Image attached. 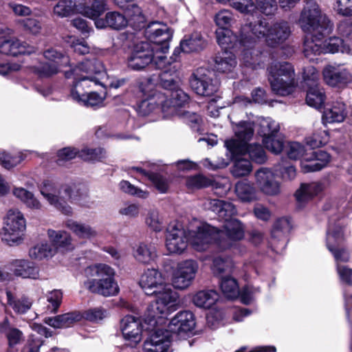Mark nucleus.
I'll use <instances>...</instances> for the list:
<instances>
[{"label": "nucleus", "instance_id": "nucleus-40", "mask_svg": "<svg viewBox=\"0 0 352 352\" xmlns=\"http://www.w3.org/2000/svg\"><path fill=\"white\" fill-rule=\"evenodd\" d=\"M346 42L347 41H344L339 37H331L323 42L324 53L334 54L341 52L352 54V44L349 45Z\"/></svg>", "mask_w": 352, "mask_h": 352}, {"label": "nucleus", "instance_id": "nucleus-8", "mask_svg": "<svg viewBox=\"0 0 352 352\" xmlns=\"http://www.w3.org/2000/svg\"><path fill=\"white\" fill-rule=\"evenodd\" d=\"M151 63L154 64L156 68L165 71L169 61L166 55L156 52L155 46L152 47L148 42L136 44L126 60L128 67L134 71L143 70Z\"/></svg>", "mask_w": 352, "mask_h": 352}, {"label": "nucleus", "instance_id": "nucleus-50", "mask_svg": "<svg viewBox=\"0 0 352 352\" xmlns=\"http://www.w3.org/2000/svg\"><path fill=\"white\" fill-rule=\"evenodd\" d=\"M247 150L243 153H239L236 155H232V157H236L237 155H244L246 153H248L252 161L262 164L265 162L266 155L265 152L262 148V146L259 144H247Z\"/></svg>", "mask_w": 352, "mask_h": 352}, {"label": "nucleus", "instance_id": "nucleus-47", "mask_svg": "<svg viewBox=\"0 0 352 352\" xmlns=\"http://www.w3.org/2000/svg\"><path fill=\"white\" fill-rule=\"evenodd\" d=\"M220 287L224 296L229 299H234L239 295V289L236 280L230 277L221 278Z\"/></svg>", "mask_w": 352, "mask_h": 352}, {"label": "nucleus", "instance_id": "nucleus-35", "mask_svg": "<svg viewBox=\"0 0 352 352\" xmlns=\"http://www.w3.org/2000/svg\"><path fill=\"white\" fill-rule=\"evenodd\" d=\"M322 190L323 186L319 182L302 184L296 191L295 197L298 203L303 204L318 195Z\"/></svg>", "mask_w": 352, "mask_h": 352}, {"label": "nucleus", "instance_id": "nucleus-12", "mask_svg": "<svg viewBox=\"0 0 352 352\" xmlns=\"http://www.w3.org/2000/svg\"><path fill=\"white\" fill-rule=\"evenodd\" d=\"M107 10L104 1H58L54 8V14L60 17H67L80 13L94 19Z\"/></svg>", "mask_w": 352, "mask_h": 352}, {"label": "nucleus", "instance_id": "nucleus-16", "mask_svg": "<svg viewBox=\"0 0 352 352\" xmlns=\"http://www.w3.org/2000/svg\"><path fill=\"white\" fill-rule=\"evenodd\" d=\"M144 35L155 51L166 55L169 50V42L173 36V31L164 23L158 21L150 23L144 30Z\"/></svg>", "mask_w": 352, "mask_h": 352}, {"label": "nucleus", "instance_id": "nucleus-53", "mask_svg": "<svg viewBox=\"0 0 352 352\" xmlns=\"http://www.w3.org/2000/svg\"><path fill=\"white\" fill-rule=\"evenodd\" d=\"M233 267L232 261L230 258L217 256L214 258L212 270L217 276H221L223 272H230Z\"/></svg>", "mask_w": 352, "mask_h": 352}, {"label": "nucleus", "instance_id": "nucleus-63", "mask_svg": "<svg viewBox=\"0 0 352 352\" xmlns=\"http://www.w3.org/2000/svg\"><path fill=\"white\" fill-rule=\"evenodd\" d=\"M67 42L69 44L70 47L74 50L76 53L79 54H87L89 53L90 47L87 43L79 38L73 36H69Z\"/></svg>", "mask_w": 352, "mask_h": 352}, {"label": "nucleus", "instance_id": "nucleus-22", "mask_svg": "<svg viewBox=\"0 0 352 352\" xmlns=\"http://www.w3.org/2000/svg\"><path fill=\"white\" fill-rule=\"evenodd\" d=\"M324 81L329 86L344 87L352 81V75L340 65H327L322 70Z\"/></svg>", "mask_w": 352, "mask_h": 352}, {"label": "nucleus", "instance_id": "nucleus-57", "mask_svg": "<svg viewBox=\"0 0 352 352\" xmlns=\"http://www.w3.org/2000/svg\"><path fill=\"white\" fill-rule=\"evenodd\" d=\"M329 133L327 131H320L306 138V143L311 148L320 147L329 141Z\"/></svg>", "mask_w": 352, "mask_h": 352}, {"label": "nucleus", "instance_id": "nucleus-29", "mask_svg": "<svg viewBox=\"0 0 352 352\" xmlns=\"http://www.w3.org/2000/svg\"><path fill=\"white\" fill-rule=\"evenodd\" d=\"M85 285L91 292L105 297L116 296L120 291L115 277L104 279L100 282H85Z\"/></svg>", "mask_w": 352, "mask_h": 352}, {"label": "nucleus", "instance_id": "nucleus-45", "mask_svg": "<svg viewBox=\"0 0 352 352\" xmlns=\"http://www.w3.org/2000/svg\"><path fill=\"white\" fill-rule=\"evenodd\" d=\"M8 304L12 307L13 310L19 314L26 313L32 307V301L28 297L22 296L15 299L10 291L6 292Z\"/></svg>", "mask_w": 352, "mask_h": 352}, {"label": "nucleus", "instance_id": "nucleus-38", "mask_svg": "<svg viewBox=\"0 0 352 352\" xmlns=\"http://www.w3.org/2000/svg\"><path fill=\"white\" fill-rule=\"evenodd\" d=\"M13 195L23 202L26 207L32 210H40L42 204L34 195L27 189L22 187H14L12 189Z\"/></svg>", "mask_w": 352, "mask_h": 352}, {"label": "nucleus", "instance_id": "nucleus-48", "mask_svg": "<svg viewBox=\"0 0 352 352\" xmlns=\"http://www.w3.org/2000/svg\"><path fill=\"white\" fill-rule=\"evenodd\" d=\"M133 169L135 170L137 172H139L142 175L147 177L148 179L151 182L153 185L160 192L164 193L166 192L168 188V184L166 179L164 178L162 175L155 173H146L144 170L140 167H133Z\"/></svg>", "mask_w": 352, "mask_h": 352}, {"label": "nucleus", "instance_id": "nucleus-24", "mask_svg": "<svg viewBox=\"0 0 352 352\" xmlns=\"http://www.w3.org/2000/svg\"><path fill=\"white\" fill-rule=\"evenodd\" d=\"M250 31L249 25H246L242 28L241 38L234 34L232 30L228 28H218L216 30V36L217 43L224 51H236L240 46L239 43L247 38L246 32Z\"/></svg>", "mask_w": 352, "mask_h": 352}, {"label": "nucleus", "instance_id": "nucleus-17", "mask_svg": "<svg viewBox=\"0 0 352 352\" xmlns=\"http://www.w3.org/2000/svg\"><path fill=\"white\" fill-rule=\"evenodd\" d=\"M145 316L146 312L144 316V324H142L139 318L131 315H127L120 320L119 329L124 340L128 346L135 347L142 341L144 329L150 333L146 340L153 333V331L147 329L148 325L146 324Z\"/></svg>", "mask_w": 352, "mask_h": 352}, {"label": "nucleus", "instance_id": "nucleus-36", "mask_svg": "<svg viewBox=\"0 0 352 352\" xmlns=\"http://www.w3.org/2000/svg\"><path fill=\"white\" fill-rule=\"evenodd\" d=\"M133 254L135 260L143 264H150L157 256L155 247L143 242L133 248Z\"/></svg>", "mask_w": 352, "mask_h": 352}, {"label": "nucleus", "instance_id": "nucleus-14", "mask_svg": "<svg viewBox=\"0 0 352 352\" xmlns=\"http://www.w3.org/2000/svg\"><path fill=\"white\" fill-rule=\"evenodd\" d=\"M344 240V234L342 223L333 222V220L331 219L327 231L326 245L334 256L336 266L341 264L340 263L349 261L350 258L349 252L340 247Z\"/></svg>", "mask_w": 352, "mask_h": 352}, {"label": "nucleus", "instance_id": "nucleus-27", "mask_svg": "<svg viewBox=\"0 0 352 352\" xmlns=\"http://www.w3.org/2000/svg\"><path fill=\"white\" fill-rule=\"evenodd\" d=\"M36 49L25 41L13 38L0 43V52L7 55L16 56L20 54L34 53Z\"/></svg>", "mask_w": 352, "mask_h": 352}, {"label": "nucleus", "instance_id": "nucleus-10", "mask_svg": "<svg viewBox=\"0 0 352 352\" xmlns=\"http://www.w3.org/2000/svg\"><path fill=\"white\" fill-rule=\"evenodd\" d=\"M252 34L258 38H265L266 44L271 47H276L283 44L291 34L287 22H279L269 26L267 22L259 20L249 24Z\"/></svg>", "mask_w": 352, "mask_h": 352}, {"label": "nucleus", "instance_id": "nucleus-4", "mask_svg": "<svg viewBox=\"0 0 352 352\" xmlns=\"http://www.w3.org/2000/svg\"><path fill=\"white\" fill-rule=\"evenodd\" d=\"M167 314L164 316L165 321L159 322L160 317H154L155 325L146 322L148 327L147 329L153 331L150 338L146 340L143 344L144 352H170V338L173 335L183 337L188 332H191L195 327V317L189 311L177 313L167 323Z\"/></svg>", "mask_w": 352, "mask_h": 352}, {"label": "nucleus", "instance_id": "nucleus-1", "mask_svg": "<svg viewBox=\"0 0 352 352\" xmlns=\"http://www.w3.org/2000/svg\"><path fill=\"white\" fill-rule=\"evenodd\" d=\"M206 209L215 212L224 221L223 229L219 230L207 223H199L197 232L192 238L195 250L201 252L215 241L222 250L235 248L244 237V226L240 221L233 219L236 214L235 206L230 202L218 199H207L204 203Z\"/></svg>", "mask_w": 352, "mask_h": 352}, {"label": "nucleus", "instance_id": "nucleus-56", "mask_svg": "<svg viewBox=\"0 0 352 352\" xmlns=\"http://www.w3.org/2000/svg\"><path fill=\"white\" fill-rule=\"evenodd\" d=\"M263 143L267 150L275 154L280 153L284 146L283 138L279 133L263 138Z\"/></svg>", "mask_w": 352, "mask_h": 352}, {"label": "nucleus", "instance_id": "nucleus-59", "mask_svg": "<svg viewBox=\"0 0 352 352\" xmlns=\"http://www.w3.org/2000/svg\"><path fill=\"white\" fill-rule=\"evenodd\" d=\"M46 298L47 301L50 303L48 309L52 313L56 312L62 302V292L58 289H54L47 294Z\"/></svg>", "mask_w": 352, "mask_h": 352}, {"label": "nucleus", "instance_id": "nucleus-41", "mask_svg": "<svg viewBox=\"0 0 352 352\" xmlns=\"http://www.w3.org/2000/svg\"><path fill=\"white\" fill-rule=\"evenodd\" d=\"M218 298L219 294L216 291L202 290L194 295L192 301L197 307L209 309L216 303Z\"/></svg>", "mask_w": 352, "mask_h": 352}, {"label": "nucleus", "instance_id": "nucleus-21", "mask_svg": "<svg viewBox=\"0 0 352 352\" xmlns=\"http://www.w3.org/2000/svg\"><path fill=\"white\" fill-rule=\"evenodd\" d=\"M254 179L258 189L263 194L276 196L281 192V184L271 168H260L255 172Z\"/></svg>", "mask_w": 352, "mask_h": 352}, {"label": "nucleus", "instance_id": "nucleus-30", "mask_svg": "<svg viewBox=\"0 0 352 352\" xmlns=\"http://www.w3.org/2000/svg\"><path fill=\"white\" fill-rule=\"evenodd\" d=\"M65 226L80 239H91L98 235L96 230L91 225L69 219L65 221Z\"/></svg>", "mask_w": 352, "mask_h": 352}, {"label": "nucleus", "instance_id": "nucleus-61", "mask_svg": "<svg viewBox=\"0 0 352 352\" xmlns=\"http://www.w3.org/2000/svg\"><path fill=\"white\" fill-rule=\"evenodd\" d=\"M109 313L107 310L102 307H96L89 309L85 313V318L93 322H98L107 318Z\"/></svg>", "mask_w": 352, "mask_h": 352}, {"label": "nucleus", "instance_id": "nucleus-52", "mask_svg": "<svg viewBox=\"0 0 352 352\" xmlns=\"http://www.w3.org/2000/svg\"><path fill=\"white\" fill-rule=\"evenodd\" d=\"M44 56L51 63L63 67L69 64V58L67 56L63 54L60 52L51 48L44 52Z\"/></svg>", "mask_w": 352, "mask_h": 352}, {"label": "nucleus", "instance_id": "nucleus-43", "mask_svg": "<svg viewBox=\"0 0 352 352\" xmlns=\"http://www.w3.org/2000/svg\"><path fill=\"white\" fill-rule=\"evenodd\" d=\"M258 126V133L263 138L275 135L280 130L279 124L271 118H258L256 120Z\"/></svg>", "mask_w": 352, "mask_h": 352}, {"label": "nucleus", "instance_id": "nucleus-28", "mask_svg": "<svg viewBox=\"0 0 352 352\" xmlns=\"http://www.w3.org/2000/svg\"><path fill=\"white\" fill-rule=\"evenodd\" d=\"M347 113L346 104L343 102L333 101L324 110L322 116V123L327 124L342 122L346 119Z\"/></svg>", "mask_w": 352, "mask_h": 352}, {"label": "nucleus", "instance_id": "nucleus-26", "mask_svg": "<svg viewBox=\"0 0 352 352\" xmlns=\"http://www.w3.org/2000/svg\"><path fill=\"white\" fill-rule=\"evenodd\" d=\"M6 268L12 271L16 276L23 278L37 279L39 277L38 267L35 263L26 259L13 260Z\"/></svg>", "mask_w": 352, "mask_h": 352}, {"label": "nucleus", "instance_id": "nucleus-54", "mask_svg": "<svg viewBox=\"0 0 352 352\" xmlns=\"http://www.w3.org/2000/svg\"><path fill=\"white\" fill-rule=\"evenodd\" d=\"M109 28L113 30H122L127 26L128 20L122 14L118 12H111L107 14Z\"/></svg>", "mask_w": 352, "mask_h": 352}, {"label": "nucleus", "instance_id": "nucleus-3", "mask_svg": "<svg viewBox=\"0 0 352 352\" xmlns=\"http://www.w3.org/2000/svg\"><path fill=\"white\" fill-rule=\"evenodd\" d=\"M139 284L146 294H155V300L146 310L145 321L155 325L154 317H160L159 322L165 321L164 316L177 309L179 294L166 283L164 276L157 269H147L142 274Z\"/></svg>", "mask_w": 352, "mask_h": 352}, {"label": "nucleus", "instance_id": "nucleus-62", "mask_svg": "<svg viewBox=\"0 0 352 352\" xmlns=\"http://www.w3.org/2000/svg\"><path fill=\"white\" fill-rule=\"evenodd\" d=\"M181 116L192 130L197 132L200 131L202 120L198 114L193 112L185 111L181 114Z\"/></svg>", "mask_w": 352, "mask_h": 352}, {"label": "nucleus", "instance_id": "nucleus-18", "mask_svg": "<svg viewBox=\"0 0 352 352\" xmlns=\"http://www.w3.org/2000/svg\"><path fill=\"white\" fill-rule=\"evenodd\" d=\"M199 270L198 263L193 259H186L177 263L173 269L171 284L177 289L188 288L194 282Z\"/></svg>", "mask_w": 352, "mask_h": 352}, {"label": "nucleus", "instance_id": "nucleus-13", "mask_svg": "<svg viewBox=\"0 0 352 352\" xmlns=\"http://www.w3.org/2000/svg\"><path fill=\"white\" fill-rule=\"evenodd\" d=\"M25 228L26 222L23 214L18 209H10L3 219L1 239L9 245H18L23 241Z\"/></svg>", "mask_w": 352, "mask_h": 352}, {"label": "nucleus", "instance_id": "nucleus-11", "mask_svg": "<svg viewBox=\"0 0 352 352\" xmlns=\"http://www.w3.org/2000/svg\"><path fill=\"white\" fill-rule=\"evenodd\" d=\"M269 80L274 93L286 96L292 92L295 83L293 66L287 62H272L268 67Z\"/></svg>", "mask_w": 352, "mask_h": 352}, {"label": "nucleus", "instance_id": "nucleus-7", "mask_svg": "<svg viewBox=\"0 0 352 352\" xmlns=\"http://www.w3.org/2000/svg\"><path fill=\"white\" fill-rule=\"evenodd\" d=\"M104 67L101 61L93 58L81 62L71 72L66 73V77L74 76V82L71 89L70 97L80 104L88 94L86 89L91 85H102L101 80L106 76Z\"/></svg>", "mask_w": 352, "mask_h": 352}, {"label": "nucleus", "instance_id": "nucleus-51", "mask_svg": "<svg viewBox=\"0 0 352 352\" xmlns=\"http://www.w3.org/2000/svg\"><path fill=\"white\" fill-rule=\"evenodd\" d=\"M145 224L151 230L159 232L163 229V219L155 209L150 210L145 217Z\"/></svg>", "mask_w": 352, "mask_h": 352}, {"label": "nucleus", "instance_id": "nucleus-49", "mask_svg": "<svg viewBox=\"0 0 352 352\" xmlns=\"http://www.w3.org/2000/svg\"><path fill=\"white\" fill-rule=\"evenodd\" d=\"M186 186L190 189H199L208 186L217 188L216 182L202 175L191 176L186 179Z\"/></svg>", "mask_w": 352, "mask_h": 352}, {"label": "nucleus", "instance_id": "nucleus-5", "mask_svg": "<svg viewBox=\"0 0 352 352\" xmlns=\"http://www.w3.org/2000/svg\"><path fill=\"white\" fill-rule=\"evenodd\" d=\"M299 23L302 31L306 33L305 56L312 59L311 56L323 54V38L332 32L333 25L327 16L320 12L315 1H307Z\"/></svg>", "mask_w": 352, "mask_h": 352}, {"label": "nucleus", "instance_id": "nucleus-15", "mask_svg": "<svg viewBox=\"0 0 352 352\" xmlns=\"http://www.w3.org/2000/svg\"><path fill=\"white\" fill-rule=\"evenodd\" d=\"M196 230H190L188 231L189 239L187 237L186 232L182 225L178 222L170 223L166 229V247L170 254H181L187 248L188 241L192 243V232H197L198 227ZM192 245V244H191Z\"/></svg>", "mask_w": 352, "mask_h": 352}, {"label": "nucleus", "instance_id": "nucleus-64", "mask_svg": "<svg viewBox=\"0 0 352 352\" xmlns=\"http://www.w3.org/2000/svg\"><path fill=\"white\" fill-rule=\"evenodd\" d=\"M43 343L44 341L42 339L34 334H30L21 352H39Z\"/></svg>", "mask_w": 352, "mask_h": 352}, {"label": "nucleus", "instance_id": "nucleus-2", "mask_svg": "<svg viewBox=\"0 0 352 352\" xmlns=\"http://www.w3.org/2000/svg\"><path fill=\"white\" fill-rule=\"evenodd\" d=\"M160 85L164 89L162 91L155 88L153 78H144L138 82V88L142 100L139 111L146 116L160 108L167 114L176 113L177 107H182L190 101L189 96L181 89V80L175 66H170V70H165L160 75Z\"/></svg>", "mask_w": 352, "mask_h": 352}, {"label": "nucleus", "instance_id": "nucleus-34", "mask_svg": "<svg viewBox=\"0 0 352 352\" xmlns=\"http://www.w3.org/2000/svg\"><path fill=\"white\" fill-rule=\"evenodd\" d=\"M205 46V41L199 32H194L190 36L185 37L181 41L179 47L174 51L176 54L179 50L184 53H190L202 50Z\"/></svg>", "mask_w": 352, "mask_h": 352}, {"label": "nucleus", "instance_id": "nucleus-37", "mask_svg": "<svg viewBox=\"0 0 352 352\" xmlns=\"http://www.w3.org/2000/svg\"><path fill=\"white\" fill-rule=\"evenodd\" d=\"M234 192L236 197L243 202H251L257 199L255 187L248 180H241L235 184Z\"/></svg>", "mask_w": 352, "mask_h": 352}, {"label": "nucleus", "instance_id": "nucleus-23", "mask_svg": "<svg viewBox=\"0 0 352 352\" xmlns=\"http://www.w3.org/2000/svg\"><path fill=\"white\" fill-rule=\"evenodd\" d=\"M255 40L251 36L239 43L238 49L241 50L240 61L243 66L256 69L262 63L261 53L254 47Z\"/></svg>", "mask_w": 352, "mask_h": 352}, {"label": "nucleus", "instance_id": "nucleus-20", "mask_svg": "<svg viewBox=\"0 0 352 352\" xmlns=\"http://www.w3.org/2000/svg\"><path fill=\"white\" fill-rule=\"evenodd\" d=\"M212 72L204 68H198L190 78V85L192 90L201 96H210L217 91L218 85L214 82Z\"/></svg>", "mask_w": 352, "mask_h": 352}, {"label": "nucleus", "instance_id": "nucleus-39", "mask_svg": "<svg viewBox=\"0 0 352 352\" xmlns=\"http://www.w3.org/2000/svg\"><path fill=\"white\" fill-rule=\"evenodd\" d=\"M56 254V250L46 241L37 243L29 250L32 259L41 261L52 258Z\"/></svg>", "mask_w": 352, "mask_h": 352}, {"label": "nucleus", "instance_id": "nucleus-33", "mask_svg": "<svg viewBox=\"0 0 352 352\" xmlns=\"http://www.w3.org/2000/svg\"><path fill=\"white\" fill-rule=\"evenodd\" d=\"M85 274L88 278L86 282H100L115 277V270L107 264L98 263L87 267Z\"/></svg>", "mask_w": 352, "mask_h": 352}, {"label": "nucleus", "instance_id": "nucleus-25", "mask_svg": "<svg viewBox=\"0 0 352 352\" xmlns=\"http://www.w3.org/2000/svg\"><path fill=\"white\" fill-rule=\"evenodd\" d=\"M232 1L231 6L241 13L251 14L256 10L265 15L273 14L277 10V1Z\"/></svg>", "mask_w": 352, "mask_h": 352}, {"label": "nucleus", "instance_id": "nucleus-58", "mask_svg": "<svg viewBox=\"0 0 352 352\" xmlns=\"http://www.w3.org/2000/svg\"><path fill=\"white\" fill-rule=\"evenodd\" d=\"M119 187L122 192L137 196L139 198L146 199L148 196V191L138 188L126 180L121 181L119 184Z\"/></svg>", "mask_w": 352, "mask_h": 352}, {"label": "nucleus", "instance_id": "nucleus-19", "mask_svg": "<svg viewBox=\"0 0 352 352\" xmlns=\"http://www.w3.org/2000/svg\"><path fill=\"white\" fill-rule=\"evenodd\" d=\"M236 139L225 142L227 150L232 155L243 153L247 150V144L254 135V122L241 121L232 126Z\"/></svg>", "mask_w": 352, "mask_h": 352}, {"label": "nucleus", "instance_id": "nucleus-60", "mask_svg": "<svg viewBox=\"0 0 352 352\" xmlns=\"http://www.w3.org/2000/svg\"><path fill=\"white\" fill-rule=\"evenodd\" d=\"M78 155V150L75 148L66 147L59 150L57 153L56 164L58 166H65V163Z\"/></svg>", "mask_w": 352, "mask_h": 352}, {"label": "nucleus", "instance_id": "nucleus-55", "mask_svg": "<svg viewBox=\"0 0 352 352\" xmlns=\"http://www.w3.org/2000/svg\"><path fill=\"white\" fill-rule=\"evenodd\" d=\"M78 156L85 161L100 160L105 157V151L101 148H84L78 150Z\"/></svg>", "mask_w": 352, "mask_h": 352}, {"label": "nucleus", "instance_id": "nucleus-44", "mask_svg": "<svg viewBox=\"0 0 352 352\" xmlns=\"http://www.w3.org/2000/svg\"><path fill=\"white\" fill-rule=\"evenodd\" d=\"M325 99L324 90L319 84L308 87L306 102L309 106L319 109L324 104Z\"/></svg>", "mask_w": 352, "mask_h": 352}, {"label": "nucleus", "instance_id": "nucleus-42", "mask_svg": "<svg viewBox=\"0 0 352 352\" xmlns=\"http://www.w3.org/2000/svg\"><path fill=\"white\" fill-rule=\"evenodd\" d=\"M236 65V56L232 52L224 51L221 56H217L215 59V67L219 72H232Z\"/></svg>", "mask_w": 352, "mask_h": 352}, {"label": "nucleus", "instance_id": "nucleus-46", "mask_svg": "<svg viewBox=\"0 0 352 352\" xmlns=\"http://www.w3.org/2000/svg\"><path fill=\"white\" fill-rule=\"evenodd\" d=\"M239 156L240 155L232 157L230 153V157L235 158L231 168V173L235 177L246 176L249 175L252 170L251 162L247 159L239 158Z\"/></svg>", "mask_w": 352, "mask_h": 352}, {"label": "nucleus", "instance_id": "nucleus-32", "mask_svg": "<svg viewBox=\"0 0 352 352\" xmlns=\"http://www.w3.org/2000/svg\"><path fill=\"white\" fill-rule=\"evenodd\" d=\"M47 236L56 252L58 250L67 251L74 248L72 238L70 234L65 230L50 229L47 230Z\"/></svg>", "mask_w": 352, "mask_h": 352}, {"label": "nucleus", "instance_id": "nucleus-31", "mask_svg": "<svg viewBox=\"0 0 352 352\" xmlns=\"http://www.w3.org/2000/svg\"><path fill=\"white\" fill-rule=\"evenodd\" d=\"M82 315L78 311L68 312L55 317L44 319V322L55 329L67 328L82 319Z\"/></svg>", "mask_w": 352, "mask_h": 352}, {"label": "nucleus", "instance_id": "nucleus-9", "mask_svg": "<svg viewBox=\"0 0 352 352\" xmlns=\"http://www.w3.org/2000/svg\"><path fill=\"white\" fill-rule=\"evenodd\" d=\"M287 154L290 159L293 160L302 157L300 166L304 173L320 170L330 162V155L328 153L318 151L308 153L304 145L297 142L289 143L287 147Z\"/></svg>", "mask_w": 352, "mask_h": 352}, {"label": "nucleus", "instance_id": "nucleus-6", "mask_svg": "<svg viewBox=\"0 0 352 352\" xmlns=\"http://www.w3.org/2000/svg\"><path fill=\"white\" fill-rule=\"evenodd\" d=\"M39 189L49 204L65 215L72 216L73 214L72 208L67 203L66 199H70L82 206L88 203V190L84 186H60L50 180H45Z\"/></svg>", "mask_w": 352, "mask_h": 352}]
</instances>
